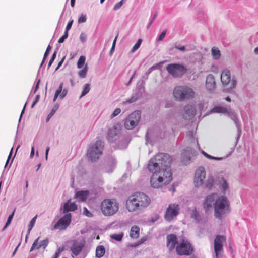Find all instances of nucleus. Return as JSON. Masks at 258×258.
I'll use <instances>...</instances> for the list:
<instances>
[{"label":"nucleus","mask_w":258,"mask_h":258,"mask_svg":"<svg viewBox=\"0 0 258 258\" xmlns=\"http://www.w3.org/2000/svg\"><path fill=\"white\" fill-rule=\"evenodd\" d=\"M171 162V156L166 153H159L150 159L148 168L153 173L150 179L152 187L158 188L169 184L172 180Z\"/></svg>","instance_id":"nucleus-1"},{"label":"nucleus","mask_w":258,"mask_h":258,"mask_svg":"<svg viewBox=\"0 0 258 258\" xmlns=\"http://www.w3.org/2000/svg\"><path fill=\"white\" fill-rule=\"evenodd\" d=\"M151 203L150 197L141 192H136L130 196L126 203V208L130 212L141 211L148 207Z\"/></svg>","instance_id":"nucleus-2"},{"label":"nucleus","mask_w":258,"mask_h":258,"mask_svg":"<svg viewBox=\"0 0 258 258\" xmlns=\"http://www.w3.org/2000/svg\"><path fill=\"white\" fill-rule=\"evenodd\" d=\"M100 207L102 214L109 217L117 213L119 204L115 199H104L101 201Z\"/></svg>","instance_id":"nucleus-3"},{"label":"nucleus","mask_w":258,"mask_h":258,"mask_svg":"<svg viewBox=\"0 0 258 258\" xmlns=\"http://www.w3.org/2000/svg\"><path fill=\"white\" fill-rule=\"evenodd\" d=\"M104 145V142L98 140L90 147L87 151V155L91 161L98 160L102 155Z\"/></svg>","instance_id":"nucleus-4"},{"label":"nucleus","mask_w":258,"mask_h":258,"mask_svg":"<svg viewBox=\"0 0 258 258\" xmlns=\"http://www.w3.org/2000/svg\"><path fill=\"white\" fill-rule=\"evenodd\" d=\"M194 252V247L190 242L182 239L176 246V252L178 255H190Z\"/></svg>","instance_id":"nucleus-5"},{"label":"nucleus","mask_w":258,"mask_h":258,"mask_svg":"<svg viewBox=\"0 0 258 258\" xmlns=\"http://www.w3.org/2000/svg\"><path fill=\"white\" fill-rule=\"evenodd\" d=\"M173 94L176 99L181 100L192 98L194 95V92L189 88L179 86L175 88Z\"/></svg>","instance_id":"nucleus-6"},{"label":"nucleus","mask_w":258,"mask_h":258,"mask_svg":"<svg viewBox=\"0 0 258 258\" xmlns=\"http://www.w3.org/2000/svg\"><path fill=\"white\" fill-rule=\"evenodd\" d=\"M166 70L172 76L180 77L187 72V69L182 64L171 63L167 66Z\"/></svg>","instance_id":"nucleus-7"},{"label":"nucleus","mask_w":258,"mask_h":258,"mask_svg":"<svg viewBox=\"0 0 258 258\" xmlns=\"http://www.w3.org/2000/svg\"><path fill=\"white\" fill-rule=\"evenodd\" d=\"M228 201L226 197L221 196L215 202L214 209L215 216L220 219L222 214H224L225 209L228 207Z\"/></svg>","instance_id":"nucleus-8"},{"label":"nucleus","mask_w":258,"mask_h":258,"mask_svg":"<svg viewBox=\"0 0 258 258\" xmlns=\"http://www.w3.org/2000/svg\"><path fill=\"white\" fill-rule=\"evenodd\" d=\"M141 118V112L135 111L131 113L126 119L124 126L127 130H131L137 126Z\"/></svg>","instance_id":"nucleus-9"},{"label":"nucleus","mask_w":258,"mask_h":258,"mask_svg":"<svg viewBox=\"0 0 258 258\" xmlns=\"http://www.w3.org/2000/svg\"><path fill=\"white\" fill-rule=\"evenodd\" d=\"M226 241L224 236L217 235L214 241V248L216 258H219L223 252V243Z\"/></svg>","instance_id":"nucleus-10"},{"label":"nucleus","mask_w":258,"mask_h":258,"mask_svg":"<svg viewBox=\"0 0 258 258\" xmlns=\"http://www.w3.org/2000/svg\"><path fill=\"white\" fill-rule=\"evenodd\" d=\"M179 207L178 204H170L166 209L165 214V219L167 221H170L176 217L179 213Z\"/></svg>","instance_id":"nucleus-11"},{"label":"nucleus","mask_w":258,"mask_h":258,"mask_svg":"<svg viewBox=\"0 0 258 258\" xmlns=\"http://www.w3.org/2000/svg\"><path fill=\"white\" fill-rule=\"evenodd\" d=\"M206 177V171L203 167H200L195 172L194 183L195 186L199 187L204 184Z\"/></svg>","instance_id":"nucleus-12"},{"label":"nucleus","mask_w":258,"mask_h":258,"mask_svg":"<svg viewBox=\"0 0 258 258\" xmlns=\"http://www.w3.org/2000/svg\"><path fill=\"white\" fill-rule=\"evenodd\" d=\"M71 221V214H66L61 217L57 222L54 225V229H59L60 230L66 229L70 225Z\"/></svg>","instance_id":"nucleus-13"},{"label":"nucleus","mask_w":258,"mask_h":258,"mask_svg":"<svg viewBox=\"0 0 258 258\" xmlns=\"http://www.w3.org/2000/svg\"><path fill=\"white\" fill-rule=\"evenodd\" d=\"M166 246L169 251H172L179 243L177 236L174 234H170L166 236Z\"/></svg>","instance_id":"nucleus-14"},{"label":"nucleus","mask_w":258,"mask_h":258,"mask_svg":"<svg viewBox=\"0 0 258 258\" xmlns=\"http://www.w3.org/2000/svg\"><path fill=\"white\" fill-rule=\"evenodd\" d=\"M196 113V108L191 105H187L184 108L182 117L185 120H190L194 118Z\"/></svg>","instance_id":"nucleus-15"},{"label":"nucleus","mask_w":258,"mask_h":258,"mask_svg":"<svg viewBox=\"0 0 258 258\" xmlns=\"http://www.w3.org/2000/svg\"><path fill=\"white\" fill-rule=\"evenodd\" d=\"M195 153V151L191 148L187 147L182 153V161L185 164L188 163Z\"/></svg>","instance_id":"nucleus-16"},{"label":"nucleus","mask_w":258,"mask_h":258,"mask_svg":"<svg viewBox=\"0 0 258 258\" xmlns=\"http://www.w3.org/2000/svg\"><path fill=\"white\" fill-rule=\"evenodd\" d=\"M77 206L75 203L71 202V200H69L63 206V213H67L69 211H74L77 209Z\"/></svg>","instance_id":"nucleus-17"},{"label":"nucleus","mask_w":258,"mask_h":258,"mask_svg":"<svg viewBox=\"0 0 258 258\" xmlns=\"http://www.w3.org/2000/svg\"><path fill=\"white\" fill-rule=\"evenodd\" d=\"M215 196V194H212L206 197L204 203V207L206 210H208L209 208L212 207Z\"/></svg>","instance_id":"nucleus-18"},{"label":"nucleus","mask_w":258,"mask_h":258,"mask_svg":"<svg viewBox=\"0 0 258 258\" xmlns=\"http://www.w3.org/2000/svg\"><path fill=\"white\" fill-rule=\"evenodd\" d=\"M89 191H79L75 194L76 198L78 199L79 202H84L86 200L89 195Z\"/></svg>","instance_id":"nucleus-19"},{"label":"nucleus","mask_w":258,"mask_h":258,"mask_svg":"<svg viewBox=\"0 0 258 258\" xmlns=\"http://www.w3.org/2000/svg\"><path fill=\"white\" fill-rule=\"evenodd\" d=\"M62 86L63 84L61 83L59 85V87L57 89V90L55 92L54 98H53V101L55 102L58 96L60 95V99H62L67 94V90L65 89L62 90Z\"/></svg>","instance_id":"nucleus-20"},{"label":"nucleus","mask_w":258,"mask_h":258,"mask_svg":"<svg viewBox=\"0 0 258 258\" xmlns=\"http://www.w3.org/2000/svg\"><path fill=\"white\" fill-rule=\"evenodd\" d=\"M83 247V245L82 243L74 242L71 247V251L74 255H78L81 251Z\"/></svg>","instance_id":"nucleus-21"},{"label":"nucleus","mask_w":258,"mask_h":258,"mask_svg":"<svg viewBox=\"0 0 258 258\" xmlns=\"http://www.w3.org/2000/svg\"><path fill=\"white\" fill-rule=\"evenodd\" d=\"M224 91L226 92H230L232 89L234 88L236 85V82H221Z\"/></svg>","instance_id":"nucleus-22"},{"label":"nucleus","mask_w":258,"mask_h":258,"mask_svg":"<svg viewBox=\"0 0 258 258\" xmlns=\"http://www.w3.org/2000/svg\"><path fill=\"white\" fill-rule=\"evenodd\" d=\"M139 227L137 226H133L130 230V235L131 238L136 239L139 236Z\"/></svg>","instance_id":"nucleus-23"},{"label":"nucleus","mask_w":258,"mask_h":258,"mask_svg":"<svg viewBox=\"0 0 258 258\" xmlns=\"http://www.w3.org/2000/svg\"><path fill=\"white\" fill-rule=\"evenodd\" d=\"M221 81H231V73L227 69L224 70L221 74Z\"/></svg>","instance_id":"nucleus-24"},{"label":"nucleus","mask_w":258,"mask_h":258,"mask_svg":"<svg viewBox=\"0 0 258 258\" xmlns=\"http://www.w3.org/2000/svg\"><path fill=\"white\" fill-rule=\"evenodd\" d=\"M105 249L102 245L97 247L96 249V256L98 258L102 257L105 254Z\"/></svg>","instance_id":"nucleus-25"},{"label":"nucleus","mask_w":258,"mask_h":258,"mask_svg":"<svg viewBox=\"0 0 258 258\" xmlns=\"http://www.w3.org/2000/svg\"><path fill=\"white\" fill-rule=\"evenodd\" d=\"M212 55L214 59H219L221 56L220 50L215 47H213L211 50Z\"/></svg>","instance_id":"nucleus-26"},{"label":"nucleus","mask_w":258,"mask_h":258,"mask_svg":"<svg viewBox=\"0 0 258 258\" xmlns=\"http://www.w3.org/2000/svg\"><path fill=\"white\" fill-rule=\"evenodd\" d=\"M212 112L216 113H227V109L224 107L222 106H215L212 110Z\"/></svg>","instance_id":"nucleus-27"},{"label":"nucleus","mask_w":258,"mask_h":258,"mask_svg":"<svg viewBox=\"0 0 258 258\" xmlns=\"http://www.w3.org/2000/svg\"><path fill=\"white\" fill-rule=\"evenodd\" d=\"M116 130L115 127H113L108 130L107 138L109 140H113V138L116 135Z\"/></svg>","instance_id":"nucleus-28"},{"label":"nucleus","mask_w":258,"mask_h":258,"mask_svg":"<svg viewBox=\"0 0 258 258\" xmlns=\"http://www.w3.org/2000/svg\"><path fill=\"white\" fill-rule=\"evenodd\" d=\"M206 87L209 91H212L216 87V82H206Z\"/></svg>","instance_id":"nucleus-29"},{"label":"nucleus","mask_w":258,"mask_h":258,"mask_svg":"<svg viewBox=\"0 0 258 258\" xmlns=\"http://www.w3.org/2000/svg\"><path fill=\"white\" fill-rule=\"evenodd\" d=\"M90 90V84H86L84 85L83 87V89L82 90L81 95L80 96V98H81L83 96L87 94Z\"/></svg>","instance_id":"nucleus-30"},{"label":"nucleus","mask_w":258,"mask_h":258,"mask_svg":"<svg viewBox=\"0 0 258 258\" xmlns=\"http://www.w3.org/2000/svg\"><path fill=\"white\" fill-rule=\"evenodd\" d=\"M86 58L84 56H81L77 62V67L78 68H81L83 67V65L85 64Z\"/></svg>","instance_id":"nucleus-31"},{"label":"nucleus","mask_w":258,"mask_h":258,"mask_svg":"<svg viewBox=\"0 0 258 258\" xmlns=\"http://www.w3.org/2000/svg\"><path fill=\"white\" fill-rule=\"evenodd\" d=\"M123 234L122 233L119 234H115L111 235L110 237L114 240H115L117 241H120L122 240Z\"/></svg>","instance_id":"nucleus-32"},{"label":"nucleus","mask_w":258,"mask_h":258,"mask_svg":"<svg viewBox=\"0 0 258 258\" xmlns=\"http://www.w3.org/2000/svg\"><path fill=\"white\" fill-rule=\"evenodd\" d=\"M87 72V64H85L84 67L79 72V73H78L79 76L81 78H83L86 76Z\"/></svg>","instance_id":"nucleus-33"},{"label":"nucleus","mask_w":258,"mask_h":258,"mask_svg":"<svg viewBox=\"0 0 258 258\" xmlns=\"http://www.w3.org/2000/svg\"><path fill=\"white\" fill-rule=\"evenodd\" d=\"M15 212V209L14 210V211H13V213L11 214V215H10L9 216V217L7 219V221L6 222V223L2 230L3 231H4L7 227V226L11 223V221L13 218Z\"/></svg>","instance_id":"nucleus-34"},{"label":"nucleus","mask_w":258,"mask_h":258,"mask_svg":"<svg viewBox=\"0 0 258 258\" xmlns=\"http://www.w3.org/2000/svg\"><path fill=\"white\" fill-rule=\"evenodd\" d=\"M142 41V40L141 39H139L138 40L137 42L134 45V46H133V47L131 51L132 53H134V52H135L136 50H137L139 48V47L141 44Z\"/></svg>","instance_id":"nucleus-35"},{"label":"nucleus","mask_w":258,"mask_h":258,"mask_svg":"<svg viewBox=\"0 0 258 258\" xmlns=\"http://www.w3.org/2000/svg\"><path fill=\"white\" fill-rule=\"evenodd\" d=\"M191 217L196 221H199L200 220L199 214L196 209L192 210L191 213Z\"/></svg>","instance_id":"nucleus-36"},{"label":"nucleus","mask_w":258,"mask_h":258,"mask_svg":"<svg viewBox=\"0 0 258 258\" xmlns=\"http://www.w3.org/2000/svg\"><path fill=\"white\" fill-rule=\"evenodd\" d=\"M214 182V179L212 177H209L206 183H205V186L207 188L210 189L213 186Z\"/></svg>","instance_id":"nucleus-37"},{"label":"nucleus","mask_w":258,"mask_h":258,"mask_svg":"<svg viewBox=\"0 0 258 258\" xmlns=\"http://www.w3.org/2000/svg\"><path fill=\"white\" fill-rule=\"evenodd\" d=\"M48 243V241L47 239L42 240L39 244V245L37 247V249H38L41 247H43L44 249L46 248L47 246Z\"/></svg>","instance_id":"nucleus-38"},{"label":"nucleus","mask_w":258,"mask_h":258,"mask_svg":"<svg viewBox=\"0 0 258 258\" xmlns=\"http://www.w3.org/2000/svg\"><path fill=\"white\" fill-rule=\"evenodd\" d=\"M202 154L206 158H207L208 159H213V160H220L221 159V158H217V157H213V156L208 154L207 153H206L204 151H202Z\"/></svg>","instance_id":"nucleus-39"},{"label":"nucleus","mask_w":258,"mask_h":258,"mask_svg":"<svg viewBox=\"0 0 258 258\" xmlns=\"http://www.w3.org/2000/svg\"><path fill=\"white\" fill-rule=\"evenodd\" d=\"M57 110V108H53L51 112L49 113V114L48 115L47 117L46 118V122H48L50 118L52 117V116L54 114L56 111Z\"/></svg>","instance_id":"nucleus-40"},{"label":"nucleus","mask_w":258,"mask_h":258,"mask_svg":"<svg viewBox=\"0 0 258 258\" xmlns=\"http://www.w3.org/2000/svg\"><path fill=\"white\" fill-rule=\"evenodd\" d=\"M68 37V32H64V34L58 40L59 43H62L64 42V40Z\"/></svg>","instance_id":"nucleus-41"},{"label":"nucleus","mask_w":258,"mask_h":258,"mask_svg":"<svg viewBox=\"0 0 258 258\" xmlns=\"http://www.w3.org/2000/svg\"><path fill=\"white\" fill-rule=\"evenodd\" d=\"M121 112V110L120 108H117L115 109V110L113 111V112L112 113V114L110 116L111 118H113L115 117V116H117Z\"/></svg>","instance_id":"nucleus-42"},{"label":"nucleus","mask_w":258,"mask_h":258,"mask_svg":"<svg viewBox=\"0 0 258 258\" xmlns=\"http://www.w3.org/2000/svg\"><path fill=\"white\" fill-rule=\"evenodd\" d=\"M36 218H37V217L35 216L31 220L30 224L29 225V230H31L32 229V228L33 227V226L35 224V223L36 222Z\"/></svg>","instance_id":"nucleus-43"},{"label":"nucleus","mask_w":258,"mask_h":258,"mask_svg":"<svg viewBox=\"0 0 258 258\" xmlns=\"http://www.w3.org/2000/svg\"><path fill=\"white\" fill-rule=\"evenodd\" d=\"M39 239V237H38L37 239H36L35 240V241L33 242V243L30 248V252L32 251L35 248L37 249V247L38 246L37 245H38V242Z\"/></svg>","instance_id":"nucleus-44"},{"label":"nucleus","mask_w":258,"mask_h":258,"mask_svg":"<svg viewBox=\"0 0 258 258\" xmlns=\"http://www.w3.org/2000/svg\"><path fill=\"white\" fill-rule=\"evenodd\" d=\"M123 1L124 0H121L120 2L116 3L113 8V9L114 10H117L119 9L122 6V5L123 4Z\"/></svg>","instance_id":"nucleus-45"},{"label":"nucleus","mask_w":258,"mask_h":258,"mask_svg":"<svg viewBox=\"0 0 258 258\" xmlns=\"http://www.w3.org/2000/svg\"><path fill=\"white\" fill-rule=\"evenodd\" d=\"M174 48L178 49V50H179L180 51H184L185 50V47L184 46H177V45H175V46L173 47H171L170 48V51H172L174 49Z\"/></svg>","instance_id":"nucleus-46"},{"label":"nucleus","mask_w":258,"mask_h":258,"mask_svg":"<svg viewBox=\"0 0 258 258\" xmlns=\"http://www.w3.org/2000/svg\"><path fill=\"white\" fill-rule=\"evenodd\" d=\"M83 214L89 217H91L93 216L92 213L86 207H84L83 209Z\"/></svg>","instance_id":"nucleus-47"},{"label":"nucleus","mask_w":258,"mask_h":258,"mask_svg":"<svg viewBox=\"0 0 258 258\" xmlns=\"http://www.w3.org/2000/svg\"><path fill=\"white\" fill-rule=\"evenodd\" d=\"M86 21V17L85 15H81L78 19V23H84Z\"/></svg>","instance_id":"nucleus-48"},{"label":"nucleus","mask_w":258,"mask_h":258,"mask_svg":"<svg viewBox=\"0 0 258 258\" xmlns=\"http://www.w3.org/2000/svg\"><path fill=\"white\" fill-rule=\"evenodd\" d=\"M166 30H164L163 31L161 34L160 35H159L157 40L158 41H161L163 40V39L164 38L165 36V35H166Z\"/></svg>","instance_id":"nucleus-49"},{"label":"nucleus","mask_w":258,"mask_h":258,"mask_svg":"<svg viewBox=\"0 0 258 258\" xmlns=\"http://www.w3.org/2000/svg\"><path fill=\"white\" fill-rule=\"evenodd\" d=\"M52 47L50 45H48L44 55V59H46Z\"/></svg>","instance_id":"nucleus-50"},{"label":"nucleus","mask_w":258,"mask_h":258,"mask_svg":"<svg viewBox=\"0 0 258 258\" xmlns=\"http://www.w3.org/2000/svg\"><path fill=\"white\" fill-rule=\"evenodd\" d=\"M56 51H54V52L53 53L49 62V64H48V66L50 67L52 64V63L53 62L54 59H55L56 58Z\"/></svg>","instance_id":"nucleus-51"},{"label":"nucleus","mask_w":258,"mask_h":258,"mask_svg":"<svg viewBox=\"0 0 258 258\" xmlns=\"http://www.w3.org/2000/svg\"><path fill=\"white\" fill-rule=\"evenodd\" d=\"M73 20H70V21H69V22L68 23L67 25L66 26L65 32H68L69 30L71 28V27H72V24H73Z\"/></svg>","instance_id":"nucleus-52"},{"label":"nucleus","mask_w":258,"mask_h":258,"mask_svg":"<svg viewBox=\"0 0 258 258\" xmlns=\"http://www.w3.org/2000/svg\"><path fill=\"white\" fill-rule=\"evenodd\" d=\"M222 187L223 190L224 191L226 190L228 188V184L225 180H223V183L222 184Z\"/></svg>","instance_id":"nucleus-53"},{"label":"nucleus","mask_w":258,"mask_h":258,"mask_svg":"<svg viewBox=\"0 0 258 258\" xmlns=\"http://www.w3.org/2000/svg\"><path fill=\"white\" fill-rule=\"evenodd\" d=\"M80 39L81 42H84L86 39V36L85 34L82 33L80 36Z\"/></svg>","instance_id":"nucleus-54"},{"label":"nucleus","mask_w":258,"mask_h":258,"mask_svg":"<svg viewBox=\"0 0 258 258\" xmlns=\"http://www.w3.org/2000/svg\"><path fill=\"white\" fill-rule=\"evenodd\" d=\"M39 98H40V96L39 95H37L36 96V98H35V100L34 101V102H33L32 104V106H31V107H33L34 106V105L38 102V101H39Z\"/></svg>","instance_id":"nucleus-55"},{"label":"nucleus","mask_w":258,"mask_h":258,"mask_svg":"<svg viewBox=\"0 0 258 258\" xmlns=\"http://www.w3.org/2000/svg\"><path fill=\"white\" fill-rule=\"evenodd\" d=\"M12 152H13V148L11 149V151H10V152L9 153V156L8 157L7 162L6 163L5 166H6L7 165V164H8V163H9V160H10V158H11V157L12 156Z\"/></svg>","instance_id":"nucleus-56"},{"label":"nucleus","mask_w":258,"mask_h":258,"mask_svg":"<svg viewBox=\"0 0 258 258\" xmlns=\"http://www.w3.org/2000/svg\"><path fill=\"white\" fill-rule=\"evenodd\" d=\"M64 59H65V57H63L62 58V59H61V60L58 63L56 70H57L58 69H59L61 66V65L63 63Z\"/></svg>","instance_id":"nucleus-57"},{"label":"nucleus","mask_w":258,"mask_h":258,"mask_svg":"<svg viewBox=\"0 0 258 258\" xmlns=\"http://www.w3.org/2000/svg\"><path fill=\"white\" fill-rule=\"evenodd\" d=\"M164 63V61L160 62L156 64L155 66H154L153 67L154 68H160L162 64Z\"/></svg>","instance_id":"nucleus-58"},{"label":"nucleus","mask_w":258,"mask_h":258,"mask_svg":"<svg viewBox=\"0 0 258 258\" xmlns=\"http://www.w3.org/2000/svg\"><path fill=\"white\" fill-rule=\"evenodd\" d=\"M118 36V34H117L116 36L115 37V38L113 42L112 47H113V48H115V47L116 42Z\"/></svg>","instance_id":"nucleus-59"},{"label":"nucleus","mask_w":258,"mask_h":258,"mask_svg":"<svg viewBox=\"0 0 258 258\" xmlns=\"http://www.w3.org/2000/svg\"><path fill=\"white\" fill-rule=\"evenodd\" d=\"M118 36V34H117L116 36L115 37V38L113 42L112 47H113V48H115V47L116 42Z\"/></svg>","instance_id":"nucleus-60"},{"label":"nucleus","mask_w":258,"mask_h":258,"mask_svg":"<svg viewBox=\"0 0 258 258\" xmlns=\"http://www.w3.org/2000/svg\"><path fill=\"white\" fill-rule=\"evenodd\" d=\"M49 149H50L49 147L48 146L47 147V148L46 149V151H45V158H46V159H47L48 154V152H49Z\"/></svg>","instance_id":"nucleus-61"},{"label":"nucleus","mask_w":258,"mask_h":258,"mask_svg":"<svg viewBox=\"0 0 258 258\" xmlns=\"http://www.w3.org/2000/svg\"><path fill=\"white\" fill-rule=\"evenodd\" d=\"M34 147H32L31 149V151L30 157L33 158L34 156Z\"/></svg>","instance_id":"nucleus-62"},{"label":"nucleus","mask_w":258,"mask_h":258,"mask_svg":"<svg viewBox=\"0 0 258 258\" xmlns=\"http://www.w3.org/2000/svg\"><path fill=\"white\" fill-rule=\"evenodd\" d=\"M39 82H37L36 86H35V90H34V93H36L37 90L38 89V87H39Z\"/></svg>","instance_id":"nucleus-63"},{"label":"nucleus","mask_w":258,"mask_h":258,"mask_svg":"<svg viewBox=\"0 0 258 258\" xmlns=\"http://www.w3.org/2000/svg\"><path fill=\"white\" fill-rule=\"evenodd\" d=\"M59 252H56L55 254H54V258H58V257L59 256Z\"/></svg>","instance_id":"nucleus-64"}]
</instances>
